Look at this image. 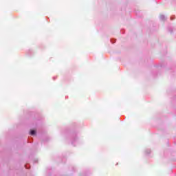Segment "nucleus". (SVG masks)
I'll return each instance as SVG.
<instances>
[{
  "mask_svg": "<svg viewBox=\"0 0 176 176\" xmlns=\"http://www.w3.org/2000/svg\"><path fill=\"white\" fill-rule=\"evenodd\" d=\"M35 131H34V130H32V131H30V134H31V135H35Z\"/></svg>",
  "mask_w": 176,
  "mask_h": 176,
  "instance_id": "1",
  "label": "nucleus"
}]
</instances>
